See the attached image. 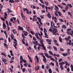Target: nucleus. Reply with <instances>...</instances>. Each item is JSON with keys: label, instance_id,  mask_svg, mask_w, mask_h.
Wrapping results in <instances>:
<instances>
[{"label": "nucleus", "instance_id": "43", "mask_svg": "<svg viewBox=\"0 0 73 73\" xmlns=\"http://www.w3.org/2000/svg\"><path fill=\"white\" fill-rule=\"evenodd\" d=\"M65 40H66V41H69V39L68 38H65Z\"/></svg>", "mask_w": 73, "mask_h": 73}, {"label": "nucleus", "instance_id": "9", "mask_svg": "<svg viewBox=\"0 0 73 73\" xmlns=\"http://www.w3.org/2000/svg\"><path fill=\"white\" fill-rule=\"evenodd\" d=\"M2 61L4 62H7V59L4 60V59L3 58H2Z\"/></svg>", "mask_w": 73, "mask_h": 73}, {"label": "nucleus", "instance_id": "48", "mask_svg": "<svg viewBox=\"0 0 73 73\" xmlns=\"http://www.w3.org/2000/svg\"><path fill=\"white\" fill-rule=\"evenodd\" d=\"M59 64L60 65V66H62L63 65V64L60 63V62L59 63Z\"/></svg>", "mask_w": 73, "mask_h": 73}, {"label": "nucleus", "instance_id": "59", "mask_svg": "<svg viewBox=\"0 0 73 73\" xmlns=\"http://www.w3.org/2000/svg\"><path fill=\"white\" fill-rule=\"evenodd\" d=\"M42 69H44V68H45L44 65H42Z\"/></svg>", "mask_w": 73, "mask_h": 73}, {"label": "nucleus", "instance_id": "36", "mask_svg": "<svg viewBox=\"0 0 73 73\" xmlns=\"http://www.w3.org/2000/svg\"><path fill=\"white\" fill-rule=\"evenodd\" d=\"M55 8H56V9H58V10H59V9L58 8V7H57V6L55 5Z\"/></svg>", "mask_w": 73, "mask_h": 73}, {"label": "nucleus", "instance_id": "19", "mask_svg": "<svg viewBox=\"0 0 73 73\" xmlns=\"http://www.w3.org/2000/svg\"><path fill=\"white\" fill-rule=\"evenodd\" d=\"M23 10L24 11V12H25V11H28V9L27 8H23Z\"/></svg>", "mask_w": 73, "mask_h": 73}, {"label": "nucleus", "instance_id": "38", "mask_svg": "<svg viewBox=\"0 0 73 73\" xmlns=\"http://www.w3.org/2000/svg\"><path fill=\"white\" fill-rule=\"evenodd\" d=\"M39 55H42V56H44V55H44V54L42 53H39Z\"/></svg>", "mask_w": 73, "mask_h": 73}, {"label": "nucleus", "instance_id": "55", "mask_svg": "<svg viewBox=\"0 0 73 73\" xmlns=\"http://www.w3.org/2000/svg\"><path fill=\"white\" fill-rule=\"evenodd\" d=\"M41 48V47H40L38 46V50H40V49Z\"/></svg>", "mask_w": 73, "mask_h": 73}, {"label": "nucleus", "instance_id": "1", "mask_svg": "<svg viewBox=\"0 0 73 73\" xmlns=\"http://www.w3.org/2000/svg\"><path fill=\"white\" fill-rule=\"evenodd\" d=\"M52 31L53 34L56 36V33H57V29L53 27V29Z\"/></svg>", "mask_w": 73, "mask_h": 73}, {"label": "nucleus", "instance_id": "16", "mask_svg": "<svg viewBox=\"0 0 73 73\" xmlns=\"http://www.w3.org/2000/svg\"><path fill=\"white\" fill-rule=\"evenodd\" d=\"M14 0H9V2L11 3H14Z\"/></svg>", "mask_w": 73, "mask_h": 73}, {"label": "nucleus", "instance_id": "21", "mask_svg": "<svg viewBox=\"0 0 73 73\" xmlns=\"http://www.w3.org/2000/svg\"><path fill=\"white\" fill-rule=\"evenodd\" d=\"M53 48L55 50H56V51H57V48H56V47H55V46H54L53 47Z\"/></svg>", "mask_w": 73, "mask_h": 73}, {"label": "nucleus", "instance_id": "60", "mask_svg": "<svg viewBox=\"0 0 73 73\" xmlns=\"http://www.w3.org/2000/svg\"><path fill=\"white\" fill-rule=\"evenodd\" d=\"M22 71L23 72H25V68H24L22 69Z\"/></svg>", "mask_w": 73, "mask_h": 73}, {"label": "nucleus", "instance_id": "11", "mask_svg": "<svg viewBox=\"0 0 73 73\" xmlns=\"http://www.w3.org/2000/svg\"><path fill=\"white\" fill-rule=\"evenodd\" d=\"M36 58L37 59V62L38 63V62H39V59H38V57H37V56H36Z\"/></svg>", "mask_w": 73, "mask_h": 73}, {"label": "nucleus", "instance_id": "40", "mask_svg": "<svg viewBox=\"0 0 73 73\" xmlns=\"http://www.w3.org/2000/svg\"><path fill=\"white\" fill-rule=\"evenodd\" d=\"M24 66H27V65H28V64H27V63H26L25 64H24Z\"/></svg>", "mask_w": 73, "mask_h": 73}, {"label": "nucleus", "instance_id": "62", "mask_svg": "<svg viewBox=\"0 0 73 73\" xmlns=\"http://www.w3.org/2000/svg\"><path fill=\"white\" fill-rule=\"evenodd\" d=\"M7 28H8V30H9V29H10V28L9 27V26H7Z\"/></svg>", "mask_w": 73, "mask_h": 73}, {"label": "nucleus", "instance_id": "57", "mask_svg": "<svg viewBox=\"0 0 73 73\" xmlns=\"http://www.w3.org/2000/svg\"><path fill=\"white\" fill-rule=\"evenodd\" d=\"M21 69H22V68H23V64H21Z\"/></svg>", "mask_w": 73, "mask_h": 73}, {"label": "nucleus", "instance_id": "41", "mask_svg": "<svg viewBox=\"0 0 73 73\" xmlns=\"http://www.w3.org/2000/svg\"><path fill=\"white\" fill-rule=\"evenodd\" d=\"M51 60H52V61H55V60L54 59L52 58H50Z\"/></svg>", "mask_w": 73, "mask_h": 73}, {"label": "nucleus", "instance_id": "24", "mask_svg": "<svg viewBox=\"0 0 73 73\" xmlns=\"http://www.w3.org/2000/svg\"><path fill=\"white\" fill-rule=\"evenodd\" d=\"M57 5L58 7H60V8L61 9L63 8V7H62L60 5Z\"/></svg>", "mask_w": 73, "mask_h": 73}, {"label": "nucleus", "instance_id": "64", "mask_svg": "<svg viewBox=\"0 0 73 73\" xmlns=\"http://www.w3.org/2000/svg\"><path fill=\"white\" fill-rule=\"evenodd\" d=\"M10 21H11V22H13V19L11 18L10 19Z\"/></svg>", "mask_w": 73, "mask_h": 73}, {"label": "nucleus", "instance_id": "30", "mask_svg": "<svg viewBox=\"0 0 73 73\" xmlns=\"http://www.w3.org/2000/svg\"><path fill=\"white\" fill-rule=\"evenodd\" d=\"M54 14L55 16H57V17H59V16H58V15L57 13H54Z\"/></svg>", "mask_w": 73, "mask_h": 73}, {"label": "nucleus", "instance_id": "7", "mask_svg": "<svg viewBox=\"0 0 73 73\" xmlns=\"http://www.w3.org/2000/svg\"><path fill=\"white\" fill-rule=\"evenodd\" d=\"M52 29H53V27H51L50 29H49L48 31H50V32H53Z\"/></svg>", "mask_w": 73, "mask_h": 73}, {"label": "nucleus", "instance_id": "56", "mask_svg": "<svg viewBox=\"0 0 73 73\" xmlns=\"http://www.w3.org/2000/svg\"><path fill=\"white\" fill-rule=\"evenodd\" d=\"M4 14H5V16H7L8 14H7L5 13H4Z\"/></svg>", "mask_w": 73, "mask_h": 73}, {"label": "nucleus", "instance_id": "26", "mask_svg": "<svg viewBox=\"0 0 73 73\" xmlns=\"http://www.w3.org/2000/svg\"><path fill=\"white\" fill-rule=\"evenodd\" d=\"M48 71L49 73H52V70L50 69H49Z\"/></svg>", "mask_w": 73, "mask_h": 73}, {"label": "nucleus", "instance_id": "37", "mask_svg": "<svg viewBox=\"0 0 73 73\" xmlns=\"http://www.w3.org/2000/svg\"><path fill=\"white\" fill-rule=\"evenodd\" d=\"M1 19L3 21H5V19L4 18H2V17H1Z\"/></svg>", "mask_w": 73, "mask_h": 73}, {"label": "nucleus", "instance_id": "39", "mask_svg": "<svg viewBox=\"0 0 73 73\" xmlns=\"http://www.w3.org/2000/svg\"><path fill=\"white\" fill-rule=\"evenodd\" d=\"M62 28H66V26L65 25H63L62 26Z\"/></svg>", "mask_w": 73, "mask_h": 73}, {"label": "nucleus", "instance_id": "58", "mask_svg": "<svg viewBox=\"0 0 73 73\" xmlns=\"http://www.w3.org/2000/svg\"><path fill=\"white\" fill-rule=\"evenodd\" d=\"M43 49L44 50H46V48L45 47H43Z\"/></svg>", "mask_w": 73, "mask_h": 73}, {"label": "nucleus", "instance_id": "3", "mask_svg": "<svg viewBox=\"0 0 73 73\" xmlns=\"http://www.w3.org/2000/svg\"><path fill=\"white\" fill-rule=\"evenodd\" d=\"M23 33H24V35L25 36H27L28 34V33L27 32V31H23Z\"/></svg>", "mask_w": 73, "mask_h": 73}, {"label": "nucleus", "instance_id": "20", "mask_svg": "<svg viewBox=\"0 0 73 73\" xmlns=\"http://www.w3.org/2000/svg\"><path fill=\"white\" fill-rule=\"evenodd\" d=\"M71 30H72V29H68L67 30V32H69V31H71Z\"/></svg>", "mask_w": 73, "mask_h": 73}, {"label": "nucleus", "instance_id": "17", "mask_svg": "<svg viewBox=\"0 0 73 73\" xmlns=\"http://www.w3.org/2000/svg\"><path fill=\"white\" fill-rule=\"evenodd\" d=\"M7 9L8 11V13H9V12H12V11H11V10H10L9 9Z\"/></svg>", "mask_w": 73, "mask_h": 73}, {"label": "nucleus", "instance_id": "15", "mask_svg": "<svg viewBox=\"0 0 73 73\" xmlns=\"http://www.w3.org/2000/svg\"><path fill=\"white\" fill-rule=\"evenodd\" d=\"M20 60H21V61H22L23 60V57L22 56H21Z\"/></svg>", "mask_w": 73, "mask_h": 73}, {"label": "nucleus", "instance_id": "50", "mask_svg": "<svg viewBox=\"0 0 73 73\" xmlns=\"http://www.w3.org/2000/svg\"><path fill=\"white\" fill-rule=\"evenodd\" d=\"M8 41H9V42H11V38L9 37L8 38Z\"/></svg>", "mask_w": 73, "mask_h": 73}, {"label": "nucleus", "instance_id": "18", "mask_svg": "<svg viewBox=\"0 0 73 73\" xmlns=\"http://www.w3.org/2000/svg\"><path fill=\"white\" fill-rule=\"evenodd\" d=\"M59 41L60 42H62V39H61V38L60 37H59Z\"/></svg>", "mask_w": 73, "mask_h": 73}, {"label": "nucleus", "instance_id": "28", "mask_svg": "<svg viewBox=\"0 0 73 73\" xmlns=\"http://www.w3.org/2000/svg\"><path fill=\"white\" fill-rule=\"evenodd\" d=\"M22 61L23 62H24L25 63L27 62V61L23 59Z\"/></svg>", "mask_w": 73, "mask_h": 73}, {"label": "nucleus", "instance_id": "32", "mask_svg": "<svg viewBox=\"0 0 73 73\" xmlns=\"http://www.w3.org/2000/svg\"><path fill=\"white\" fill-rule=\"evenodd\" d=\"M30 32H31V34H32V35H35V33L33 32L32 31H31Z\"/></svg>", "mask_w": 73, "mask_h": 73}, {"label": "nucleus", "instance_id": "12", "mask_svg": "<svg viewBox=\"0 0 73 73\" xmlns=\"http://www.w3.org/2000/svg\"><path fill=\"white\" fill-rule=\"evenodd\" d=\"M13 40H14V41H15V42H16V43H15L16 46H17V40L15 38H14Z\"/></svg>", "mask_w": 73, "mask_h": 73}, {"label": "nucleus", "instance_id": "27", "mask_svg": "<svg viewBox=\"0 0 73 73\" xmlns=\"http://www.w3.org/2000/svg\"><path fill=\"white\" fill-rule=\"evenodd\" d=\"M44 3L46 4V6H48V4H49V3H48V2H45Z\"/></svg>", "mask_w": 73, "mask_h": 73}, {"label": "nucleus", "instance_id": "63", "mask_svg": "<svg viewBox=\"0 0 73 73\" xmlns=\"http://www.w3.org/2000/svg\"><path fill=\"white\" fill-rule=\"evenodd\" d=\"M22 37H23V38H25V37L24 35L23 34H22Z\"/></svg>", "mask_w": 73, "mask_h": 73}, {"label": "nucleus", "instance_id": "42", "mask_svg": "<svg viewBox=\"0 0 73 73\" xmlns=\"http://www.w3.org/2000/svg\"><path fill=\"white\" fill-rule=\"evenodd\" d=\"M60 50H61L62 52H63V51H64V50L62 48H60Z\"/></svg>", "mask_w": 73, "mask_h": 73}, {"label": "nucleus", "instance_id": "46", "mask_svg": "<svg viewBox=\"0 0 73 73\" xmlns=\"http://www.w3.org/2000/svg\"><path fill=\"white\" fill-rule=\"evenodd\" d=\"M65 62L66 64V65H68V62L66 61H65Z\"/></svg>", "mask_w": 73, "mask_h": 73}, {"label": "nucleus", "instance_id": "31", "mask_svg": "<svg viewBox=\"0 0 73 73\" xmlns=\"http://www.w3.org/2000/svg\"><path fill=\"white\" fill-rule=\"evenodd\" d=\"M6 24H7V26L9 25V24H8V21H5Z\"/></svg>", "mask_w": 73, "mask_h": 73}, {"label": "nucleus", "instance_id": "6", "mask_svg": "<svg viewBox=\"0 0 73 73\" xmlns=\"http://www.w3.org/2000/svg\"><path fill=\"white\" fill-rule=\"evenodd\" d=\"M47 15L49 18H51L52 17L50 15V14L49 12H48V14Z\"/></svg>", "mask_w": 73, "mask_h": 73}, {"label": "nucleus", "instance_id": "4", "mask_svg": "<svg viewBox=\"0 0 73 73\" xmlns=\"http://www.w3.org/2000/svg\"><path fill=\"white\" fill-rule=\"evenodd\" d=\"M3 29H5L6 28V25L5 24V23L4 22L3 23Z\"/></svg>", "mask_w": 73, "mask_h": 73}, {"label": "nucleus", "instance_id": "23", "mask_svg": "<svg viewBox=\"0 0 73 73\" xmlns=\"http://www.w3.org/2000/svg\"><path fill=\"white\" fill-rule=\"evenodd\" d=\"M62 54V55H63L64 56H67V55H68V54Z\"/></svg>", "mask_w": 73, "mask_h": 73}, {"label": "nucleus", "instance_id": "34", "mask_svg": "<svg viewBox=\"0 0 73 73\" xmlns=\"http://www.w3.org/2000/svg\"><path fill=\"white\" fill-rule=\"evenodd\" d=\"M38 69H39V67H36L35 68V70H38Z\"/></svg>", "mask_w": 73, "mask_h": 73}, {"label": "nucleus", "instance_id": "35", "mask_svg": "<svg viewBox=\"0 0 73 73\" xmlns=\"http://www.w3.org/2000/svg\"><path fill=\"white\" fill-rule=\"evenodd\" d=\"M49 53H50V54H51V55H53V53H52V52L49 51Z\"/></svg>", "mask_w": 73, "mask_h": 73}, {"label": "nucleus", "instance_id": "22", "mask_svg": "<svg viewBox=\"0 0 73 73\" xmlns=\"http://www.w3.org/2000/svg\"><path fill=\"white\" fill-rule=\"evenodd\" d=\"M44 33H46V32H47V31H46V29L45 28H44Z\"/></svg>", "mask_w": 73, "mask_h": 73}, {"label": "nucleus", "instance_id": "53", "mask_svg": "<svg viewBox=\"0 0 73 73\" xmlns=\"http://www.w3.org/2000/svg\"><path fill=\"white\" fill-rule=\"evenodd\" d=\"M33 40L34 41H36V37H34L33 38Z\"/></svg>", "mask_w": 73, "mask_h": 73}, {"label": "nucleus", "instance_id": "51", "mask_svg": "<svg viewBox=\"0 0 73 73\" xmlns=\"http://www.w3.org/2000/svg\"><path fill=\"white\" fill-rule=\"evenodd\" d=\"M15 30H12V32H13V33L14 35H15V31H14Z\"/></svg>", "mask_w": 73, "mask_h": 73}, {"label": "nucleus", "instance_id": "25", "mask_svg": "<svg viewBox=\"0 0 73 73\" xmlns=\"http://www.w3.org/2000/svg\"><path fill=\"white\" fill-rule=\"evenodd\" d=\"M67 33L70 35H72V33L69 32H67Z\"/></svg>", "mask_w": 73, "mask_h": 73}, {"label": "nucleus", "instance_id": "10", "mask_svg": "<svg viewBox=\"0 0 73 73\" xmlns=\"http://www.w3.org/2000/svg\"><path fill=\"white\" fill-rule=\"evenodd\" d=\"M67 5L69 7H70V8H72V4H68Z\"/></svg>", "mask_w": 73, "mask_h": 73}, {"label": "nucleus", "instance_id": "29", "mask_svg": "<svg viewBox=\"0 0 73 73\" xmlns=\"http://www.w3.org/2000/svg\"><path fill=\"white\" fill-rule=\"evenodd\" d=\"M9 25H10V26H12V23L11 21H9Z\"/></svg>", "mask_w": 73, "mask_h": 73}, {"label": "nucleus", "instance_id": "2", "mask_svg": "<svg viewBox=\"0 0 73 73\" xmlns=\"http://www.w3.org/2000/svg\"><path fill=\"white\" fill-rule=\"evenodd\" d=\"M42 57L43 58V61L44 62H46V61H47V60H46V58H45V56H42Z\"/></svg>", "mask_w": 73, "mask_h": 73}, {"label": "nucleus", "instance_id": "54", "mask_svg": "<svg viewBox=\"0 0 73 73\" xmlns=\"http://www.w3.org/2000/svg\"><path fill=\"white\" fill-rule=\"evenodd\" d=\"M42 41L43 40H40V43L41 44H43V42H42Z\"/></svg>", "mask_w": 73, "mask_h": 73}, {"label": "nucleus", "instance_id": "44", "mask_svg": "<svg viewBox=\"0 0 73 73\" xmlns=\"http://www.w3.org/2000/svg\"><path fill=\"white\" fill-rule=\"evenodd\" d=\"M4 33L5 35V36H7V33H6L5 31L4 32Z\"/></svg>", "mask_w": 73, "mask_h": 73}, {"label": "nucleus", "instance_id": "13", "mask_svg": "<svg viewBox=\"0 0 73 73\" xmlns=\"http://www.w3.org/2000/svg\"><path fill=\"white\" fill-rule=\"evenodd\" d=\"M11 37L12 39H13V38H14V35H13V34H12V35H11Z\"/></svg>", "mask_w": 73, "mask_h": 73}, {"label": "nucleus", "instance_id": "33", "mask_svg": "<svg viewBox=\"0 0 73 73\" xmlns=\"http://www.w3.org/2000/svg\"><path fill=\"white\" fill-rule=\"evenodd\" d=\"M45 55L47 57H48V56H49V55L47 53L45 54Z\"/></svg>", "mask_w": 73, "mask_h": 73}, {"label": "nucleus", "instance_id": "8", "mask_svg": "<svg viewBox=\"0 0 73 73\" xmlns=\"http://www.w3.org/2000/svg\"><path fill=\"white\" fill-rule=\"evenodd\" d=\"M21 15L22 17L23 18V20H25V17H24V16L23 15V13H21Z\"/></svg>", "mask_w": 73, "mask_h": 73}, {"label": "nucleus", "instance_id": "14", "mask_svg": "<svg viewBox=\"0 0 73 73\" xmlns=\"http://www.w3.org/2000/svg\"><path fill=\"white\" fill-rule=\"evenodd\" d=\"M58 15L59 16H61L62 15L61 14V12L59 11H58Z\"/></svg>", "mask_w": 73, "mask_h": 73}, {"label": "nucleus", "instance_id": "49", "mask_svg": "<svg viewBox=\"0 0 73 73\" xmlns=\"http://www.w3.org/2000/svg\"><path fill=\"white\" fill-rule=\"evenodd\" d=\"M62 58H60L59 59V62H61V61H62Z\"/></svg>", "mask_w": 73, "mask_h": 73}, {"label": "nucleus", "instance_id": "5", "mask_svg": "<svg viewBox=\"0 0 73 73\" xmlns=\"http://www.w3.org/2000/svg\"><path fill=\"white\" fill-rule=\"evenodd\" d=\"M18 27H19V28L18 29V30H19L20 31L21 30V31H23V28L22 27H20V26H19Z\"/></svg>", "mask_w": 73, "mask_h": 73}, {"label": "nucleus", "instance_id": "61", "mask_svg": "<svg viewBox=\"0 0 73 73\" xmlns=\"http://www.w3.org/2000/svg\"><path fill=\"white\" fill-rule=\"evenodd\" d=\"M70 67L71 68V69H73V66L72 65H71L70 66Z\"/></svg>", "mask_w": 73, "mask_h": 73}, {"label": "nucleus", "instance_id": "47", "mask_svg": "<svg viewBox=\"0 0 73 73\" xmlns=\"http://www.w3.org/2000/svg\"><path fill=\"white\" fill-rule=\"evenodd\" d=\"M34 48H35V49L36 50H37V47H36V46H34Z\"/></svg>", "mask_w": 73, "mask_h": 73}, {"label": "nucleus", "instance_id": "52", "mask_svg": "<svg viewBox=\"0 0 73 73\" xmlns=\"http://www.w3.org/2000/svg\"><path fill=\"white\" fill-rule=\"evenodd\" d=\"M60 68L61 69V70H63L64 69V68L62 67V66H60Z\"/></svg>", "mask_w": 73, "mask_h": 73}, {"label": "nucleus", "instance_id": "45", "mask_svg": "<svg viewBox=\"0 0 73 73\" xmlns=\"http://www.w3.org/2000/svg\"><path fill=\"white\" fill-rule=\"evenodd\" d=\"M40 1L42 3V4H44V2H43V1L42 0H40Z\"/></svg>", "mask_w": 73, "mask_h": 73}]
</instances>
